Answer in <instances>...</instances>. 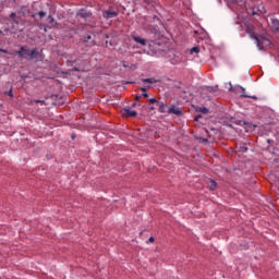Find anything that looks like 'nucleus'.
<instances>
[{
  "label": "nucleus",
  "instance_id": "f257e3e1",
  "mask_svg": "<svg viewBox=\"0 0 279 279\" xmlns=\"http://www.w3.org/2000/svg\"><path fill=\"white\" fill-rule=\"evenodd\" d=\"M20 58H25L26 60H43V56L40 52L36 51V49H27V48H21V51L16 52Z\"/></svg>",
  "mask_w": 279,
  "mask_h": 279
},
{
  "label": "nucleus",
  "instance_id": "f03ea898",
  "mask_svg": "<svg viewBox=\"0 0 279 279\" xmlns=\"http://www.w3.org/2000/svg\"><path fill=\"white\" fill-rule=\"evenodd\" d=\"M267 11L265 10V5L263 3H257L255 8H253V14H265Z\"/></svg>",
  "mask_w": 279,
  "mask_h": 279
},
{
  "label": "nucleus",
  "instance_id": "7ed1b4c3",
  "mask_svg": "<svg viewBox=\"0 0 279 279\" xmlns=\"http://www.w3.org/2000/svg\"><path fill=\"white\" fill-rule=\"evenodd\" d=\"M133 40L137 43V45H141L142 47H145L147 45V39L138 36H132Z\"/></svg>",
  "mask_w": 279,
  "mask_h": 279
},
{
  "label": "nucleus",
  "instance_id": "20e7f679",
  "mask_svg": "<svg viewBox=\"0 0 279 279\" xmlns=\"http://www.w3.org/2000/svg\"><path fill=\"white\" fill-rule=\"evenodd\" d=\"M268 25L272 27V29H279V21L276 17H270V22L268 21Z\"/></svg>",
  "mask_w": 279,
  "mask_h": 279
},
{
  "label": "nucleus",
  "instance_id": "39448f33",
  "mask_svg": "<svg viewBox=\"0 0 279 279\" xmlns=\"http://www.w3.org/2000/svg\"><path fill=\"white\" fill-rule=\"evenodd\" d=\"M117 11H113V10H108V11H105L104 13H102V16L105 17V19H114V16H117Z\"/></svg>",
  "mask_w": 279,
  "mask_h": 279
},
{
  "label": "nucleus",
  "instance_id": "423d86ee",
  "mask_svg": "<svg viewBox=\"0 0 279 279\" xmlns=\"http://www.w3.org/2000/svg\"><path fill=\"white\" fill-rule=\"evenodd\" d=\"M254 38H255V40L257 43V47H258L259 51H263V49H264L263 45H265V43L269 44V40H267V39L260 40V39H258V37H254Z\"/></svg>",
  "mask_w": 279,
  "mask_h": 279
},
{
  "label": "nucleus",
  "instance_id": "0eeeda50",
  "mask_svg": "<svg viewBox=\"0 0 279 279\" xmlns=\"http://www.w3.org/2000/svg\"><path fill=\"white\" fill-rule=\"evenodd\" d=\"M168 114H177L178 117H180V114H182V111L180 110V108L170 107L168 108Z\"/></svg>",
  "mask_w": 279,
  "mask_h": 279
},
{
  "label": "nucleus",
  "instance_id": "6e6552de",
  "mask_svg": "<svg viewBox=\"0 0 279 279\" xmlns=\"http://www.w3.org/2000/svg\"><path fill=\"white\" fill-rule=\"evenodd\" d=\"M123 117H136V111L131 109H123L122 111Z\"/></svg>",
  "mask_w": 279,
  "mask_h": 279
},
{
  "label": "nucleus",
  "instance_id": "1a4fd4ad",
  "mask_svg": "<svg viewBox=\"0 0 279 279\" xmlns=\"http://www.w3.org/2000/svg\"><path fill=\"white\" fill-rule=\"evenodd\" d=\"M158 106H159V112L161 113L169 112V107H167V104L158 102Z\"/></svg>",
  "mask_w": 279,
  "mask_h": 279
},
{
  "label": "nucleus",
  "instance_id": "9d476101",
  "mask_svg": "<svg viewBox=\"0 0 279 279\" xmlns=\"http://www.w3.org/2000/svg\"><path fill=\"white\" fill-rule=\"evenodd\" d=\"M142 82H144L145 84H156L158 82V80H156V78H144V80H142Z\"/></svg>",
  "mask_w": 279,
  "mask_h": 279
},
{
  "label": "nucleus",
  "instance_id": "9b49d317",
  "mask_svg": "<svg viewBox=\"0 0 279 279\" xmlns=\"http://www.w3.org/2000/svg\"><path fill=\"white\" fill-rule=\"evenodd\" d=\"M209 189H210V191H215L217 189V182L210 181L209 182Z\"/></svg>",
  "mask_w": 279,
  "mask_h": 279
},
{
  "label": "nucleus",
  "instance_id": "f8f14e48",
  "mask_svg": "<svg viewBox=\"0 0 279 279\" xmlns=\"http://www.w3.org/2000/svg\"><path fill=\"white\" fill-rule=\"evenodd\" d=\"M190 53L193 54V53H199V47H193L191 50H190Z\"/></svg>",
  "mask_w": 279,
  "mask_h": 279
},
{
  "label": "nucleus",
  "instance_id": "ddd939ff",
  "mask_svg": "<svg viewBox=\"0 0 279 279\" xmlns=\"http://www.w3.org/2000/svg\"><path fill=\"white\" fill-rule=\"evenodd\" d=\"M201 112H203V114H208V108H201Z\"/></svg>",
  "mask_w": 279,
  "mask_h": 279
},
{
  "label": "nucleus",
  "instance_id": "4468645a",
  "mask_svg": "<svg viewBox=\"0 0 279 279\" xmlns=\"http://www.w3.org/2000/svg\"><path fill=\"white\" fill-rule=\"evenodd\" d=\"M149 104H158V100H156V98H150Z\"/></svg>",
  "mask_w": 279,
  "mask_h": 279
},
{
  "label": "nucleus",
  "instance_id": "2eb2a0df",
  "mask_svg": "<svg viewBox=\"0 0 279 279\" xmlns=\"http://www.w3.org/2000/svg\"><path fill=\"white\" fill-rule=\"evenodd\" d=\"M38 14H39L40 19H43L46 15L45 11H41Z\"/></svg>",
  "mask_w": 279,
  "mask_h": 279
},
{
  "label": "nucleus",
  "instance_id": "dca6fc26",
  "mask_svg": "<svg viewBox=\"0 0 279 279\" xmlns=\"http://www.w3.org/2000/svg\"><path fill=\"white\" fill-rule=\"evenodd\" d=\"M147 243H154V236H150L147 241Z\"/></svg>",
  "mask_w": 279,
  "mask_h": 279
},
{
  "label": "nucleus",
  "instance_id": "f3484780",
  "mask_svg": "<svg viewBox=\"0 0 279 279\" xmlns=\"http://www.w3.org/2000/svg\"><path fill=\"white\" fill-rule=\"evenodd\" d=\"M141 90H142V93H147V88H145V87H142Z\"/></svg>",
  "mask_w": 279,
  "mask_h": 279
},
{
  "label": "nucleus",
  "instance_id": "a211bd4d",
  "mask_svg": "<svg viewBox=\"0 0 279 279\" xmlns=\"http://www.w3.org/2000/svg\"><path fill=\"white\" fill-rule=\"evenodd\" d=\"M16 16V13H11V19H14Z\"/></svg>",
  "mask_w": 279,
  "mask_h": 279
},
{
  "label": "nucleus",
  "instance_id": "6ab92c4d",
  "mask_svg": "<svg viewBox=\"0 0 279 279\" xmlns=\"http://www.w3.org/2000/svg\"><path fill=\"white\" fill-rule=\"evenodd\" d=\"M143 97H146V98L148 97L147 92L143 93Z\"/></svg>",
  "mask_w": 279,
  "mask_h": 279
},
{
  "label": "nucleus",
  "instance_id": "aec40b11",
  "mask_svg": "<svg viewBox=\"0 0 279 279\" xmlns=\"http://www.w3.org/2000/svg\"><path fill=\"white\" fill-rule=\"evenodd\" d=\"M48 19H49L50 23H53V17L49 16Z\"/></svg>",
  "mask_w": 279,
  "mask_h": 279
},
{
  "label": "nucleus",
  "instance_id": "412c9836",
  "mask_svg": "<svg viewBox=\"0 0 279 279\" xmlns=\"http://www.w3.org/2000/svg\"><path fill=\"white\" fill-rule=\"evenodd\" d=\"M194 121H199V117H196V118L194 119Z\"/></svg>",
  "mask_w": 279,
  "mask_h": 279
},
{
  "label": "nucleus",
  "instance_id": "4be33fe9",
  "mask_svg": "<svg viewBox=\"0 0 279 279\" xmlns=\"http://www.w3.org/2000/svg\"><path fill=\"white\" fill-rule=\"evenodd\" d=\"M10 97H12V92H9Z\"/></svg>",
  "mask_w": 279,
  "mask_h": 279
},
{
  "label": "nucleus",
  "instance_id": "5701e85b",
  "mask_svg": "<svg viewBox=\"0 0 279 279\" xmlns=\"http://www.w3.org/2000/svg\"><path fill=\"white\" fill-rule=\"evenodd\" d=\"M37 102H39V104H44L43 101H40V100H37Z\"/></svg>",
  "mask_w": 279,
  "mask_h": 279
},
{
  "label": "nucleus",
  "instance_id": "b1692460",
  "mask_svg": "<svg viewBox=\"0 0 279 279\" xmlns=\"http://www.w3.org/2000/svg\"><path fill=\"white\" fill-rule=\"evenodd\" d=\"M244 97H250V96H244Z\"/></svg>",
  "mask_w": 279,
  "mask_h": 279
}]
</instances>
